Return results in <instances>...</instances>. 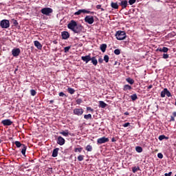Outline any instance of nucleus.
Here are the masks:
<instances>
[{
  "label": "nucleus",
  "mask_w": 176,
  "mask_h": 176,
  "mask_svg": "<svg viewBox=\"0 0 176 176\" xmlns=\"http://www.w3.org/2000/svg\"><path fill=\"white\" fill-rule=\"evenodd\" d=\"M69 49H71V46L65 47H64L65 53H68V52H69Z\"/></svg>",
  "instance_id": "37"
},
{
  "label": "nucleus",
  "mask_w": 176,
  "mask_h": 176,
  "mask_svg": "<svg viewBox=\"0 0 176 176\" xmlns=\"http://www.w3.org/2000/svg\"><path fill=\"white\" fill-rule=\"evenodd\" d=\"M135 151L138 153H141V152H142V147H141V146H136L135 147Z\"/></svg>",
  "instance_id": "32"
},
{
  "label": "nucleus",
  "mask_w": 176,
  "mask_h": 176,
  "mask_svg": "<svg viewBox=\"0 0 176 176\" xmlns=\"http://www.w3.org/2000/svg\"><path fill=\"white\" fill-rule=\"evenodd\" d=\"M67 91L69 94H74L75 93V89H74V88H68Z\"/></svg>",
  "instance_id": "33"
},
{
  "label": "nucleus",
  "mask_w": 176,
  "mask_h": 176,
  "mask_svg": "<svg viewBox=\"0 0 176 176\" xmlns=\"http://www.w3.org/2000/svg\"><path fill=\"white\" fill-rule=\"evenodd\" d=\"M91 114H87L84 116V119H86V120H89V119L91 120Z\"/></svg>",
  "instance_id": "34"
},
{
  "label": "nucleus",
  "mask_w": 176,
  "mask_h": 176,
  "mask_svg": "<svg viewBox=\"0 0 176 176\" xmlns=\"http://www.w3.org/2000/svg\"><path fill=\"white\" fill-rule=\"evenodd\" d=\"M103 61H104V59L102 58H100L98 59V63H100V64L102 63Z\"/></svg>",
  "instance_id": "49"
},
{
  "label": "nucleus",
  "mask_w": 176,
  "mask_h": 176,
  "mask_svg": "<svg viewBox=\"0 0 176 176\" xmlns=\"http://www.w3.org/2000/svg\"><path fill=\"white\" fill-rule=\"evenodd\" d=\"M105 142H109V138L102 137L97 140V144H105Z\"/></svg>",
  "instance_id": "10"
},
{
  "label": "nucleus",
  "mask_w": 176,
  "mask_h": 176,
  "mask_svg": "<svg viewBox=\"0 0 176 176\" xmlns=\"http://www.w3.org/2000/svg\"><path fill=\"white\" fill-rule=\"evenodd\" d=\"M14 144L16 148H22L21 153L22 155H23V156H25V152L27 151V146H25V144H21V142L19 141H16Z\"/></svg>",
  "instance_id": "3"
},
{
  "label": "nucleus",
  "mask_w": 176,
  "mask_h": 176,
  "mask_svg": "<svg viewBox=\"0 0 176 176\" xmlns=\"http://www.w3.org/2000/svg\"><path fill=\"white\" fill-rule=\"evenodd\" d=\"M0 27L1 28H9L10 27V22L8 19H3L0 22Z\"/></svg>",
  "instance_id": "6"
},
{
  "label": "nucleus",
  "mask_w": 176,
  "mask_h": 176,
  "mask_svg": "<svg viewBox=\"0 0 176 176\" xmlns=\"http://www.w3.org/2000/svg\"><path fill=\"white\" fill-rule=\"evenodd\" d=\"M140 170H141L140 168V166H134V167H133L132 168V171H133V173H134V174H135V173H137V171H140Z\"/></svg>",
  "instance_id": "27"
},
{
  "label": "nucleus",
  "mask_w": 176,
  "mask_h": 176,
  "mask_svg": "<svg viewBox=\"0 0 176 176\" xmlns=\"http://www.w3.org/2000/svg\"><path fill=\"white\" fill-rule=\"evenodd\" d=\"M20 53H21V51L19 48H14L12 50V54L14 57H17V56L20 55Z\"/></svg>",
  "instance_id": "13"
},
{
  "label": "nucleus",
  "mask_w": 176,
  "mask_h": 176,
  "mask_svg": "<svg viewBox=\"0 0 176 176\" xmlns=\"http://www.w3.org/2000/svg\"><path fill=\"white\" fill-rule=\"evenodd\" d=\"M30 2H31V0H28Z\"/></svg>",
  "instance_id": "60"
},
{
  "label": "nucleus",
  "mask_w": 176,
  "mask_h": 176,
  "mask_svg": "<svg viewBox=\"0 0 176 176\" xmlns=\"http://www.w3.org/2000/svg\"><path fill=\"white\" fill-rule=\"evenodd\" d=\"M158 139L160 140V141H163V140H168V137H166L164 135H161L159 136Z\"/></svg>",
  "instance_id": "26"
},
{
  "label": "nucleus",
  "mask_w": 176,
  "mask_h": 176,
  "mask_svg": "<svg viewBox=\"0 0 176 176\" xmlns=\"http://www.w3.org/2000/svg\"><path fill=\"white\" fill-rule=\"evenodd\" d=\"M168 57H170L168 54H163L162 58H164L166 60V59L168 58Z\"/></svg>",
  "instance_id": "42"
},
{
  "label": "nucleus",
  "mask_w": 176,
  "mask_h": 176,
  "mask_svg": "<svg viewBox=\"0 0 176 176\" xmlns=\"http://www.w3.org/2000/svg\"><path fill=\"white\" fill-rule=\"evenodd\" d=\"M104 61H105V63H109V56L108 55H105L104 56Z\"/></svg>",
  "instance_id": "36"
},
{
  "label": "nucleus",
  "mask_w": 176,
  "mask_h": 176,
  "mask_svg": "<svg viewBox=\"0 0 176 176\" xmlns=\"http://www.w3.org/2000/svg\"><path fill=\"white\" fill-rule=\"evenodd\" d=\"M1 142H2V140H0V144H1Z\"/></svg>",
  "instance_id": "59"
},
{
  "label": "nucleus",
  "mask_w": 176,
  "mask_h": 176,
  "mask_svg": "<svg viewBox=\"0 0 176 176\" xmlns=\"http://www.w3.org/2000/svg\"><path fill=\"white\" fill-rule=\"evenodd\" d=\"M42 14L45 16H50L53 13V9L50 8H43L41 10Z\"/></svg>",
  "instance_id": "4"
},
{
  "label": "nucleus",
  "mask_w": 176,
  "mask_h": 176,
  "mask_svg": "<svg viewBox=\"0 0 176 176\" xmlns=\"http://www.w3.org/2000/svg\"><path fill=\"white\" fill-rule=\"evenodd\" d=\"M153 87V85H150L148 87V90H151V89H152Z\"/></svg>",
  "instance_id": "52"
},
{
  "label": "nucleus",
  "mask_w": 176,
  "mask_h": 176,
  "mask_svg": "<svg viewBox=\"0 0 176 176\" xmlns=\"http://www.w3.org/2000/svg\"><path fill=\"white\" fill-rule=\"evenodd\" d=\"M107 44H102L100 45V49L101 50V52H102V53H105L106 50H107Z\"/></svg>",
  "instance_id": "21"
},
{
  "label": "nucleus",
  "mask_w": 176,
  "mask_h": 176,
  "mask_svg": "<svg viewBox=\"0 0 176 176\" xmlns=\"http://www.w3.org/2000/svg\"><path fill=\"white\" fill-rule=\"evenodd\" d=\"M124 115H126V116H129L130 115V113H129V111H126Z\"/></svg>",
  "instance_id": "55"
},
{
  "label": "nucleus",
  "mask_w": 176,
  "mask_h": 176,
  "mask_svg": "<svg viewBox=\"0 0 176 176\" xmlns=\"http://www.w3.org/2000/svg\"><path fill=\"white\" fill-rule=\"evenodd\" d=\"M91 61L93 64V65H97V64H98V61L96 59V56H94L92 58H91Z\"/></svg>",
  "instance_id": "22"
},
{
  "label": "nucleus",
  "mask_w": 176,
  "mask_h": 176,
  "mask_svg": "<svg viewBox=\"0 0 176 176\" xmlns=\"http://www.w3.org/2000/svg\"><path fill=\"white\" fill-rule=\"evenodd\" d=\"M157 157H159V159H163V154L162 153H159L157 154Z\"/></svg>",
  "instance_id": "44"
},
{
  "label": "nucleus",
  "mask_w": 176,
  "mask_h": 176,
  "mask_svg": "<svg viewBox=\"0 0 176 176\" xmlns=\"http://www.w3.org/2000/svg\"><path fill=\"white\" fill-rule=\"evenodd\" d=\"M55 45H57V42L56 41H53Z\"/></svg>",
  "instance_id": "58"
},
{
  "label": "nucleus",
  "mask_w": 176,
  "mask_h": 176,
  "mask_svg": "<svg viewBox=\"0 0 176 176\" xmlns=\"http://www.w3.org/2000/svg\"><path fill=\"white\" fill-rule=\"evenodd\" d=\"M126 82L129 83V85H134V80L131 78H128L126 79Z\"/></svg>",
  "instance_id": "28"
},
{
  "label": "nucleus",
  "mask_w": 176,
  "mask_h": 176,
  "mask_svg": "<svg viewBox=\"0 0 176 176\" xmlns=\"http://www.w3.org/2000/svg\"><path fill=\"white\" fill-rule=\"evenodd\" d=\"M166 96L167 97H171V92H170V91H168V89L167 88L164 89V90L162 91V92H161L162 98H164V97H166Z\"/></svg>",
  "instance_id": "7"
},
{
  "label": "nucleus",
  "mask_w": 176,
  "mask_h": 176,
  "mask_svg": "<svg viewBox=\"0 0 176 176\" xmlns=\"http://www.w3.org/2000/svg\"><path fill=\"white\" fill-rule=\"evenodd\" d=\"M82 13L85 14H94V12H91V11H89L85 9H82V10H79L78 11L74 13V16H79L80 14H82Z\"/></svg>",
  "instance_id": "5"
},
{
  "label": "nucleus",
  "mask_w": 176,
  "mask_h": 176,
  "mask_svg": "<svg viewBox=\"0 0 176 176\" xmlns=\"http://www.w3.org/2000/svg\"><path fill=\"white\" fill-rule=\"evenodd\" d=\"M64 96H65V94H64V92H60L59 93V97H64Z\"/></svg>",
  "instance_id": "46"
},
{
  "label": "nucleus",
  "mask_w": 176,
  "mask_h": 176,
  "mask_svg": "<svg viewBox=\"0 0 176 176\" xmlns=\"http://www.w3.org/2000/svg\"><path fill=\"white\" fill-rule=\"evenodd\" d=\"M86 151H87V152H91V151H93V146L90 144H88L87 146H86Z\"/></svg>",
  "instance_id": "30"
},
{
  "label": "nucleus",
  "mask_w": 176,
  "mask_h": 176,
  "mask_svg": "<svg viewBox=\"0 0 176 176\" xmlns=\"http://www.w3.org/2000/svg\"><path fill=\"white\" fill-rule=\"evenodd\" d=\"M34 45L36 47H37V49H38V50H42V44H41L39 41H34Z\"/></svg>",
  "instance_id": "18"
},
{
  "label": "nucleus",
  "mask_w": 176,
  "mask_h": 176,
  "mask_svg": "<svg viewBox=\"0 0 176 176\" xmlns=\"http://www.w3.org/2000/svg\"><path fill=\"white\" fill-rule=\"evenodd\" d=\"M59 134L64 135V137H68V134H69V132L68 131V130H65V131L59 132Z\"/></svg>",
  "instance_id": "24"
},
{
  "label": "nucleus",
  "mask_w": 176,
  "mask_h": 176,
  "mask_svg": "<svg viewBox=\"0 0 176 176\" xmlns=\"http://www.w3.org/2000/svg\"><path fill=\"white\" fill-rule=\"evenodd\" d=\"M81 60L85 63V64H87L89 61H91V56L90 54L86 55L85 56L81 57Z\"/></svg>",
  "instance_id": "11"
},
{
  "label": "nucleus",
  "mask_w": 176,
  "mask_h": 176,
  "mask_svg": "<svg viewBox=\"0 0 176 176\" xmlns=\"http://www.w3.org/2000/svg\"><path fill=\"white\" fill-rule=\"evenodd\" d=\"M84 20L85 22L87 23L88 24H93V23H94V16L87 15L85 17Z\"/></svg>",
  "instance_id": "8"
},
{
  "label": "nucleus",
  "mask_w": 176,
  "mask_h": 176,
  "mask_svg": "<svg viewBox=\"0 0 176 176\" xmlns=\"http://www.w3.org/2000/svg\"><path fill=\"white\" fill-rule=\"evenodd\" d=\"M120 6H122V9H126L127 8V5H129V2L127 0H122L120 3H119Z\"/></svg>",
  "instance_id": "15"
},
{
  "label": "nucleus",
  "mask_w": 176,
  "mask_h": 176,
  "mask_svg": "<svg viewBox=\"0 0 176 176\" xmlns=\"http://www.w3.org/2000/svg\"><path fill=\"white\" fill-rule=\"evenodd\" d=\"M175 117H173V116H170V122H175Z\"/></svg>",
  "instance_id": "48"
},
{
  "label": "nucleus",
  "mask_w": 176,
  "mask_h": 176,
  "mask_svg": "<svg viewBox=\"0 0 176 176\" xmlns=\"http://www.w3.org/2000/svg\"><path fill=\"white\" fill-rule=\"evenodd\" d=\"M131 98L132 101H135V100H138V96H137V94H134L131 96Z\"/></svg>",
  "instance_id": "29"
},
{
  "label": "nucleus",
  "mask_w": 176,
  "mask_h": 176,
  "mask_svg": "<svg viewBox=\"0 0 176 176\" xmlns=\"http://www.w3.org/2000/svg\"><path fill=\"white\" fill-rule=\"evenodd\" d=\"M126 32L122 31V30H118L116 33V37L118 41H123L124 39H126Z\"/></svg>",
  "instance_id": "2"
},
{
  "label": "nucleus",
  "mask_w": 176,
  "mask_h": 176,
  "mask_svg": "<svg viewBox=\"0 0 176 176\" xmlns=\"http://www.w3.org/2000/svg\"><path fill=\"white\" fill-rule=\"evenodd\" d=\"M67 28L73 31L74 34H80L83 31V25L82 24H78L76 21L72 20L67 25Z\"/></svg>",
  "instance_id": "1"
},
{
  "label": "nucleus",
  "mask_w": 176,
  "mask_h": 176,
  "mask_svg": "<svg viewBox=\"0 0 176 176\" xmlns=\"http://www.w3.org/2000/svg\"><path fill=\"white\" fill-rule=\"evenodd\" d=\"M82 151H83V148L80 147V148H76L74 149V152H79L80 153V152H82Z\"/></svg>",
  "instance_id": "38"
},
{
  "label": "nucleus",
  "mask_w": 176,
  "mask_h": 176,
  "mask_svg": "<svg viewBox=\"0 0 176 176\" xmlns=\"http://www.w3.org/2000/svg\"><path fill=\"white\" fill-rule=\"evenodd\" d=\"M168 47H163L162 48H158L157 50V52H163V53H167V52H168Z\"/></svg>",
  "instance_id": "19"
},
{
  "label": "nucleus",
  "mask_w": 176,
  "mask_h": 176,
  "mask_svg": "<svg viewBox=\"0 0 176 176\" xmlns=\"http://www.w3.org/2000/svg\"><path fill=\"white\" fill-rule=\"evenodd\" d=\"M100 10H101V12H104L105 10V9L100 8Z\"/></svg>",
  "instance_id": "57"
},
{
  "label": "nucleus",
  "mask_w": 176,
  "mask_h": 176,
  "mask_svg": "<svg viewBox=\"0 0 176 176\" xmlns=\"http://www.w3.org/2000/svg\"><path fill=\"white\" fill-rule=\"evenodd\" d=\"M175 176H176V175Z\"/></svg>",
  "instance_id": "61"
},
{
  "label": "nucleus",
  "mask_w": 176,
  "mask_h": 176,
  "mask_svg": "<svg viewBox=\"0 0 176 176\" xmlns=\"http://www.w3.org/2000/svg\"><path fill=\"white\" fill-rule=\"evenodd\" d=\"M172 174H173V172H169L168 173H165L164 175L165 176H171Z\"/></svg>",
  "instance_id": "50"
},
{
  "label": "nucleus",
  "mask_w": 176,
  "mask_h": 176,
  "mask_svg": "<svg viewBox=\"0 0 176 176\" xmlns=\"http://www.w3.org/2000/svg\"><path fill=\"white\" fill-rule=\"evenodd\" d=\"M135 2H137V0H129V5H134V3H135Z\"/></svg>",
  "instance_id": "41"
},
{
  "label": "nucleus",
  "mask_w": 176,
  "mask_h": 176,
  "mask_svg": "<svg viewBox=\"0 0 176 176\" xmlns=\"http://www.w3.org/2000/svg\"><path fill=\"white\" fill-rule=\"evenodd\" d=\"M133 87L129 85H124L123 90L124 91H127V90H131Z\"/></svg>",
  "instance_id": "23"
},
{
  "label": "nucleus",
  "mask_w": 176,
  "mask_h": 176,
  "mask_svg": "<svg viewBox=\"0 0 176 176\" xmlns=\"http://www.w3.org/2000/svg\"><path fill=\"white\" fill-rule=\"evenodd\" d=\"M99 107L100 108H107V107H108V104L107 103H105L104 101L100 100L99 101Z\"/></svg>",
  "instance_id": "20"
},
{
  "label": "nucleus",
  "mask_w": 176,
  "mask_h": 176,
  "mask_svg": "<svg viewBox=\"0 0 176 176\" xmlns=\"http://www.w3.org/2000/svg\"><path fill=\"white\" fill-rule=\"evenodd\" d=\"M30 94L31 96H32L33 97L36 96V91H35V89H31L30 90Z\"/></svg>",
  "instance_id": "35"
},
{
  "label": "nucleus",
  "mask_w": 176,
  "mask_h": 176,
  "mask_svg": "<svg viewBox=\"0 0 176 176\" xmlns=\"http://www.w3.org/2000/svg\"><path fill=\"white\" fill-rule=\"evenodd\" d=\"M87 111H90V112H94V109H91V107H87Z\"/></svg>",
  "instance_id": "47"
},
{
  "label": "nucleus",
  "mask_w": 176,
  "mask_h": 176,
  "mask_svg": "<svg viewBox=\"0 0 176 176\" xmlns=\"http://www.w3.org/2000/svg\"><path fill=\"white\" fill-rule=\"evenodd\" d=\"M122 126L123 127H129V126H130V122H126Z\"/></svg>",
  "instance_id": "45"
},
{
  "label": "nucleus",
  "mask_w": 176,
  "mask_h": 176,
  "mask_svg": "<svg viewBox=\"0 0 176 176\" xmlns=\"http://www.w3.org/2000/svg\"><path fill=\"white\" fill-rule=\"evenodd\" d=\"M76 102L78 105H80V104H82V102H83V100H82V99L78 98L76 100Z\"/></svg>",
  "instance_id": "43"
},
{
  "label": "nucleus",
  "mask_w": 176,
  "mask_h": 176,
  "mask_svg": "<svg viewBox=\"0 0 176 176\" xmlns=\"http://www.w3.org/2000/svg\"><path fill=\"white\" fill-rule=\"evenodd\" d=\"M111 6L113 9H119V5H118V3L111 2Z\"/></svg>",
  "instance_id": "25"
},
{
  "label": "nucleus",
  "mask_w": 176,
  "mask_h": 176,
  "mask_svg": "<svg viewBox=\"0 0 176 176\" xmlns=\"http://www.w3.org/2000/svg\"><path fill=\"white\" fill-rule=\"evenodd\" d=\"M1 124L3 126H12V124H13V122L10 119H6L1 121Z\"/></svg>",
  "instance_id": "12"
},
{
  "label": "nucleus",
  "mask_w": 176,
  "mask_h": 176,
  "mask_svg": "<svg viewBox=\"0 0 176 176\" xmlns=\"http://www.w3.org/2000/svg\"><path fill=\"white\" fill-rule=\"evenodd\" d=\"M102 6L101 4L97 5L96 6V9H101Z\"/></svg>",
  "instance_id": "51"
},
{
  "label": "nucleus",
  "mask_w": 176,
  "mask_h": 176,
  "mask_svg": "<svg viewBox=\"0 0 176 176\" xmlns=\"http://www.w3.org/2000/svg\"><path fill=\"white\" fill-rule=\"evenodd\" d=\"M111 142H116V139H115V138H113L111 139Z\"/></svg>",
  "instance_id": "53"
},
{
  "label": "nucleus",
  "mask_w": 176,
  "mask_h": 176,
  "mask_svg": "<svg viewBox=\"0 0 176 176\" xmlns=\"http://www.w3.org/2000/svg\"><path fill=\"white\" fill-rule=\"evenodd\" d=\"M58 151H60V148H56L52 151V157H57L58 156Z\"/></svg>",
  "instance_id": "17"
},
{
  "label": "nucleus",
  "mask_w": 176,
  "mask_h": 176,
  "mask_svg": "<svg viewBox=\"0 0 176 176\" xmlns=\"http://www.w3.org/2000/svg\"><path fill=\"white\" fill-rule=\"evenodd\" d=\"M57 144L58 145H60V146L64 145V144H65V139H64L61 136H58V138H57Z\"/></svg>",
  "instance_id": "14"
},
{
  "label": "nucleus",
  "mask_w": 176,
  "mask_h": 176,
  "mask_svg": "<svg viewBox=\"0 0 176 176\" xmlns=\"http://www.w3.org/2000/svg\"><path fill=\"white\" fill-rule=\"evenodd\" d=\"M62 38L67 40L68 38H69V33L68 32H62L61 34Z\"/></svg>",
  "instance_id": "16"
},
{
  "label": "nucleus",
  "mask_w": 176,
  "mask_h": 176,
  "mask_svg": "<svg viewBox=\"0 0 176 176\" xmlns=\"http://www.w3.org/2000/svg\"><path fill=\"white\" fill-rule=\"evenodd\" d=\"M114 54H116V56H119V54H120V50L119 49H116L114 50Z\"/></svg>",
  "instance_id": "40"
},
{
  "label": "nucleus",
  "mask_w": 176,
  "mask_h": 176,
  "mask_svg": "<svg viewBox=\"0 0 176 176\" xmlns=\"http://www.w3.org/2000/svg\"><path fill=\"white\" fill-rule=\"evenodd\" d=\"M11 21L14 27H17L19 25V22H17V20L12 19Z\"/></svg>",
  "instance_id": "31"
},
{
  "label": "nucleus",
  "mask_w": 176,
  "mask_h": 176,
  "mask_svg": "<svg viewBox=\"0 0 176 176\" xmlns=\"http://www.w3.org/2000/svg\"><path fill=\"white\" fill-rule=\"evenodd\" d=\"M173 116V118H176V111H174L173 113V116Z\"/></svg>",
  "instance_id": "54"
},
{
  "label": "nucleus",
  "mask_w": 176,
  "mask_h": 176,
  "mask_svg": "<svg viewBox=\"0 0 176 176\" xmlns=\"http://www.w3.org/2000/svg\"><path fill=\"white\" fill-rule=\"evenodd\" d=\"M53 102H54V100H50V104H53Z\"/></svg>",
  "instance_id": "56"
},
{
  "label": "nucleus",
  "mask_w": 176,
  "mask_h": 176,
  "mask_svg": "<svg viewBox=\"0 0 176 176\" xmlns=\"http://www.w3.org/2000/svg\"><path fill=\"white\" fill-rule=\"evenodd\" d=\"M84 157H85V155H80L78 157V162H82Z\"/></svg>",
  "instance_id": "39"
},
{
  "label": "nucleus",
  "mask_w": 176,
  "mask_h": 176,
  "mask_svg": "<svg viewBox=\"0 0 176 176\" xmlns=\"http://www.w3.org/2000/svg\"><path fill=\"white\" fill-rule=\"evenodd\" d=\"M85 112V110L83 109H74L73 110L74 115H76L77 116H82L83 115V113Z\"/></svg>",
  "instance_id": "9"
}]
</instances>
